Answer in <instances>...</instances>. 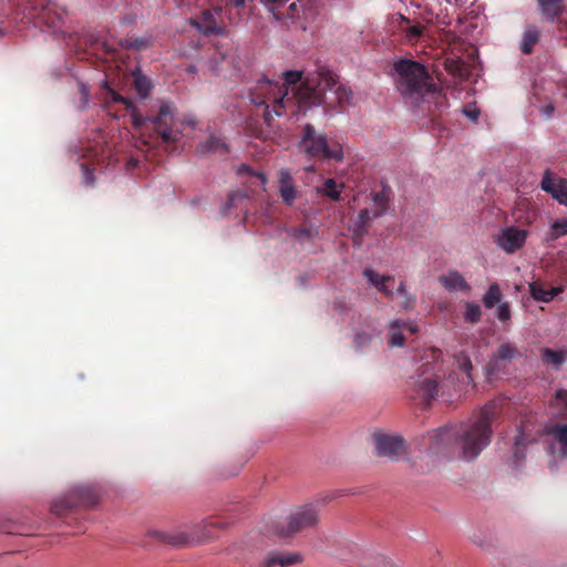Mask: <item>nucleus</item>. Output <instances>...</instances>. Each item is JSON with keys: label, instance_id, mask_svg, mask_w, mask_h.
I'll return each instance as SVG.
<instances>
[{"label": "nucleus", "instance_id": "obj_1", "mask_svg": "<svg viewBox=\"0 0 567 567\" xmlns=\"http://www.w3.org/2000/svg\"><path fill=\"white\" fill-rule=\"evenodd\" d=\"M505 399H494L466 422L434 430L429 435V449L436 454L451 456L457 452L460 458L475 460L491 443L492 424L502 414Z\"/></svg>", "mask_w": 567, "mask_h": 567}, {"label": "nucleus", "instance_id": "obj_2", "mask_svg": "<svg viewBox=\"0 0 567 567\" xmlns=\"http://www.w3.org/2000/svg\"><path fill=\"white\" fill-rule=\"evenodd\" d=\"M398 91L417 104L422 112L439 116L447 107L445 94L432 82L425 66L401 59L394 63Z\"/></svg>", "mask_w": 567, "mask_h": 567}, {"label": "nucleus", "instance_id": "obj_3", "mask_svg": "<svg viewBox=\"0 0 567 567\" xmlns=\"http://www.w3.org/2000/svg\"><path fill=\"white\" fill-rule=\"evenodd\" d=\"M295 97L300 104L343 107L350 104L352 91L338 81L337 74L326 68L309 72L299 87H292Z\"/></svg>", "mask_w": 567, "mask_h": 567}, {"label": "nucleus", "instance_id": "obj_4", "mask_svg": "<svg viewBox=\"0 0 567 567\" xmlns=\"http://www.w3.org/2000/svg\"><path fill=\"white\" fill-rule=\"evenodd\" d=\"M105 107L110 110L111 103H121L125 105V110L130 112L131 122L136 131L152 127L161 138L163 144H169L175 141L173 132V110L168 103H162L156 115H144L141 109L136 107L133 102L122 96L113 89L105 85L104 92Z\"/></svg>", "mask_w": 567, "mask_h": 567}, {"label": "nucleus", "instance_id": "obj_5", "mask_svg": "<svg viewBox=\"0 0 567 567\" xmlns=\"http://www.w3.org/2000/svg\"><path fill=\"white\" fill-rule=\"evenodd\" d=\"M284 83H274L262 79L250 90L249 96L251 103L258 106H265L264 120L268 126H271L274 115L280 116L286 104L291 102L289 86H295L302 80L301 71H286L282 73Z\"/></svg>", "mask_w": 567, "mask_h": 567}, {"label": "nucleus", "instance_id": "obj_6", "mask_svg": "<svg viewBox=\"0 0 567 567\" xmlns=\"http://www.w3.org/2000/svg\"><path fill=\"white\" fill-rule=\"evenodd\" d=\"M432 362H425L420 367L415 375L409 378L408 385L411 400L423 408H427L439 396V383L444 377L442 368V351L431 349L427 354Z\"/></svg>", "mask_w": 567, "mask_h": 567}, {"label": "nucleus", "instance_id": "obj_7", "mask_svg": "<svg viewBox=\"0 0 567 567\" xmlns=\"http://www.w3.org/2000/svg\"><path fill=\"white\" fill-rule=\"evenodd\" d=\"M218 522L207 520L196 525L190 533L183 530H152L150 536L175 547L195 546L216 537L215 529L224 528Z\"/></svg>", "mask_w": 567, "mask_h": 567}, {"label": "nucleus", "instance_id": "obj_8", "mask_svg": "<svg viewBox=\"0 0 567 567\" xmlns=\"http://www.w3.org/2000/svg\"><path fill=\"white\" fill-rule=\"evenodd\" d=\"M301 143L305 152L311 157L333 159L336 162H341L344 157L342 145L336 141L329 142L324 134H317L311 124L305 125Z\"/></svg>", "mask_w": 567, "mask_h": 567}, {"label": "nucleus", "instance_id": "obj_9", "mask_svg": "<svg viewBox=\"0 0 567 567\" xmlns=\"http://www.w3.org/2000/svg\"><path fill=\"white\" fill-rule=\"evenodd\" d=\"M97 502L99 495L96 491L92 487L83 486L54 501L51 506V512L58 516H63L78 506L92 508Z\"/></svg>", "mask_w": 567, "mask_h": 567}, {"label": "nucleus", "instance_id": "obj_10", "mask_svg": "<svg viewBox=\"0 0 567 567\" xmlns=\"http://www.w3.org/2000/svg\"><path fill=\"white\" fill-rule=\"evenodd\" d=\"M274 18L285 24L300 23L302 30H307L308 23L315 20L317 10L310 0H298L290 3L286 11L270 8Z\"/></svg>", "mask_w": 567, "mask_h": 567}, {"label": "nucleus", "instance_id": "obj_11", "mask_svg": "<svg viewBox=\"0 0 567 567\" xmlns=\"http://www.w3.org/2000/svg\"><path fill=\"white\" fill-rule=\"evenodd\" d=\"M318 523V509L315 505H306L297 508L288 517L286 528H282L279 535L281 537H291L297 533L312 527Z\"/></svg>", "mask_w": 567, "mask_h": 567}, {"label": "nucleus", "instance_id": "obj_12", "mask_svg": "<svg viewBox=\"0 0 567 567\" xmlns=\"http://www.w3.org/2000/svg\"><path fill=\"white\" fill-rule=\"evenodd\" d=\"M374 441L378 456L398 461L408 453L405 441L400 436L377 433L374 434Z\"/></svg>", "mask_w": 567, "mask_h": 567}, {"label": "nucleus", "instance_id": "obj_13", "mask_svg": "<svg viewBox=\"0 0 567 567\" xmlns=\"http://www.w3.org/2000/svg\"><path fill=\"white\" fill-rule=\"evenodd\" d=\"M523 357V352L512 342L502 343L491 357L487 363L489 374L504 371L508 363Z\"/></svg>", "mask_w": 567, "mask_h": 567}, {"label": "nucleus", "instance_id": "obj_14", "mask_svg": "<svg viewBox=\"0 0 567 567\" xmlns=\"http://www.w3.org/2000/svg\"><path fill=\"white\" fill-rule=\"evenodd\" d=\"M540 188L556 199L560 205L567 206V179L556 176L546 169L540 181Z\"/></svg>", "mask_w": 567, "mask_h": 567}, {"label": "nucleus", "instance_id": "obj_15", "mask_svg": "<svg viewBox=\"0 0 567 567\" xmlns=\"http://www.w3.org/2000/svg\"><path fill=\"white\" fill-rule=\"evenodd\" d=\"M528 231L511 226L502 230L497 238L498 246L507 254H514L519 250L526 241Z\"/></svg>", "mask_w": 567, "mask_h": 567}, {"label": "nucleus", "instance_id": "obj_16", "mask_svg": "<svg viewBox=\"0 0 567 567\" xmlns=\"http://www.w3.org/2000/svg\"><path fill=\"white\" fill-rule=\"evenodd\" d=\"M278 193L286 206H292L300 197V190L288 169L282 168L278 173Z\"/></svg>", "mask_w": 567, "mask_h": 567}, {"label": "nucleus", "instance_id": "obj_17", "mask_svg": "<svg viewBox=\"0 0 567 567\" xmlns=\"http://www.w3.org/2000/svg\"><path fill=\"white\" fill-rule=\"evenodd\" d=\"M190 25L205 35L221 34L223 29L216 21L215 13L210 10H204L196 18H192Z\"/></svg>", "mask_w": 567, "mask_h": 567}, {"label": "nucleus", "instance_id": "obj_18", "mask_svg": "<svg viewBox=\"0 0 567 567\" xmlns=\"http://www.w3.org/2000/svg\"><path fill=\"white\" fill-rule=\"evenodd\" d=\"M399 30L403 33L405 41L410 44L419 42L424 35L425 25L416 22L411 23V20L402 14L399 16Z\"/></svg>", "mask_w": 567, "mask_h": 567}, {"label": "nucleus", "instance_id": "obj_19", "mask_svg": "<svg viewBox=\"0 0 567 567\" xmlns=\"http://www.w3.org/2000/svg\"><path fill=\"white\" fill-rule=\"evenodd\" d=\"M537 6L543 18L548 22H554L565 11V0H537Z\"/></svg>", "mask_w": 567, "mask_h": 567}, {"label": "nucleus", "instance_id": "obj_20", "mask_svg": "<svg viewBox=\"0 0 567 567\" xmlns=\"http://www.w3.org/2000/svg\"><path fill=\"white\" fill-rule=\"evenodd\" d=\"M440 284L449 291H471V286L465 278L456 270L439 277Z\"/></svg>", "mask_w": 567, "mask_h": 567}, {"label": "nucleus", "instance_id": "obj_21", "mask_svg": "<svg viewBox=\"0 0 567 567\" xmlns=\"http://www.w3.org/2000/svg\"><path fill=\"white\" fill-rule=\"evenodd\" d=\"M302 561V556L298 553H275L270 554L262 563V567H289Z\"/></svg>", "mask_w": 567, "mask_h": 567}, {"label": "nucleus", "instance_id": "obj_22", "mask_svg": "<svg viewBox=\"0 0 567 567\" xmlns=\"http://www.w3.org/2000/svg\"><path fill=\"white\" fill-rule=\"evenodd\" d=\"M564 291L561 286L551 287L549 289L545 288L544 285L539 281H533L529 284V293L536 300L540 302H549L555 297L560 295Z\"/></svg>", "mask_w": 567, "mask_h": 567}, {"label": "nucleus", "instance_id": "obj_23", "mask_svg": "<svg viewBox=\"0 0 567 567\" xmlns=\"http://www.w3.org/2000/svg\"><path fill=\"white\" fill-rule=\"evenodd\" d=\"M196 153L199 155L207 154H219L226 155L228 153V148L225 142H223L219 137L210 135L205 141L198 143L196 147Z\"/></svg>", "mask_w": 567, "mask_h": 567}, {"label": "nucleus", "instance_id": "obj_24", "mask_svg": "<svg viewBox=\"0 0 567 567\" xmlns=\"http://www.w3.org/2000/svg\"><path fill=\"white\" fill-rule=\"evenodd\" d=\"M547 434L559 445V454L567 457V424H554L547 427Z\"/></svg>", "mask_w": 567, "mask_h": 567}, {"label": "nucleus", "instance_id": "obj_25", "mask_svg": "<svg viewBox=\"0 0 567 567\" xmlns=\"http://www.w3.org/2000/svg\"><path fill=\"white\" fill-rule=\"evenodd\" d=\"M540 32L536 25H528L522 38L520 51L524 54H530L534 51V47L539 42Z\"/></svg>", "mask_w": 567, "mask_h": 567}, {"label": "nucleus", "instance_id": "obj_26", "mask_svg": "<svg viewBox=\"0 0 567 567\" xmlns=\"http://www.w3.org/2000/svg\"><path fill=\"white\" fill-rule=\"evenodd\" d=\"M342 188V184H338L333 178H328L317 188V192L323 197H328L333 202H339Z\"/></svg>", "mask_w": 567, "mask_h": 567}, {"label": "nucleus", "instance_id": "obj_27", "mask_svg": "<svg viewBox=\"0 0 567 567\" xmlns=\"http://www.w3.org/2000/svg\"><path fill=\"white\" fill-rule=\"evenodd\" d=\"M542 360L544 363L559 369L560 365L567 361V350L556 351L550 348H545L542 351Z\"/></svg>", "mask_w": 567, "mask_h": 567}, {"label": "nucleus", "instance_id": "obj_28", "mask_svg": "<svg viewBox=\"0 0 567 567\" xmlns=\"http://www.w3.org/2000/svg\"><path fill=\"white\" fill-rule=\"evenodd\" d=\"M0 534L4 535H31L30 527L11 519H4L0 522Z\"/></svg>", "mask_w": 567, "mask_h": 567}, {"label": "nucleus", "instance_id": "obj_29", "mask_svg": "<svg viewBox=\"0 0 567 567\" xmlns=\"http://www.w3.org/2000/svg\"><path fill=\"white\" fill-rule=\"evenodd\" d=\"M389 194L390 188L388 186H383L381 192L372 193V200L377 206L373 210V217H380L386 212L390 199Z\"/></svg>", "mask_w": 567, "mask_h": 567}, {"label": "nucleus", "instance_id": "obj_30", "mask_svg": "<svg viewBox=\"0 0 567 567\" xmlns=\"http://www.w3.org/2000/svg\"><path fill=\"white\" fill-rule=\"evenodd\" d=\"M133 86L135 89V91L137 92V94L140 95V97L142 100H145L148 94L151 93V90L153 87V84H152V81L141 74V73H133Z\"/></svg>", "mask_w": 567, "mask_h": 567}, {"label": "nucleus", "instance_id": "obj_31", "mask_svg": "<svg viewBox=\"0 0 567 567\" xmlns=\"http://www.w3.org/2000/svg\"><path fill=\"white\" fill-rule=\"evenodd\" d=\"M567 235V218L556 219L546 234L545 241L550 244Z\"/></svg>", "mask_w": 567, "mask_h": 567}, {"label": "nucleus", "instance_id": "obj_32", "mask_svg": "<svg viewBox=\"0 0 567 567\" xmlns=\"http://www.w3.org/2000/svg\"><path fill=\"white\" fill-rule=\"evenodd\" d=\"M502 292L498 284L489 285L486 293L483 296V303L486 309H492L496 303H501Z\"/></svg>", "mask_w": 567, "mask_h": 567}, {"label": "nucleus", "instance_id": "obj_33", "mask_svg": "<svg viewBox=\"0 0 567 567\" xmlns=\"http://www.w3.org/2000/svg\"><path fill=\"white\" fill-rule=\"evenodd\" d=\"M465 310L463 313L464 320L471 324H475L481 320L482 309L475 302H465Z\"/></svg>", "mask_w": 567, "mask_h": 567}, {"label": "nucleus", "instance_id": "obj_34", "mask_svg": "<svg viewBox=\"0 0 567 567\" xmlns=\"http://www.w3.org/2000/svg\"><path fill=\"white\" fill-rule=\"evenodd\" d=\"M401 319L395 320L391 324L390 333H389V344L391 347H401L404 343V336L402 333Z\"/></svg>", "mask_w": 567, "mask_h": 567}, {"label": "nucleus", "instance_id": "obj_35", "mask_svg": "<svg viewBox=\"0 0 567 567\" xmlns=\"http://www.w3.org/2000/svg\"><path fill=\"white\" fill-rule=\"evenodd\" d=\"M120 45L124 49L143 50L150 45L147 38L126 37L120 41Z\"/></svg>", "mask_w": 567, "mask_h": 567}, {"label": "nucleus", "instance_id": "obj_36", "mask_svg": "<svg viewBox=\"0 0 567 567\" xmlns=\"http://www.w3.org/2000/svg\"><path fill=\"white\" fill-rule=\"evenodd\" d=\"M551 404L561 415L567 416V390L557 391Z\"/></svg>", "mask_w": 567, "mask_h": 567}, {"label": "nucleus", "instance_id": "obj_37", "mask_svg": "<svg viewBox=\"0 0 567 567\" xmlns=\"http://www.w3.org/2000/svg\"><path fill=\"white\" fill-rule=\"evenodd\" d=\"M396 292L402 297V300L401 302L399 303V306L403 309H410V308H413L414 303H415V298L414 297H411L408 291H406V287H405V284L403 281L400 282L398 289H396Z\"/></svg>", "mask_w": 567, "mask_h": 567}, {"label": "nucleus", "instance_id": "obj_38", "mask_svg": "<svg viewBox=\"0 0 567 567\" xmlns=\"http://www.w3.org/2000/svg\"><path fill=\"white\" fill-rule=\"evenodd\" d=\"M363 276L368 279V281L373 285L375 288L382 284L383 281H393L391 276H381L375 272L373 269H365L363 271Z\"/></svg>", "mask_w": 567, "mask_h": 567}, {"label": "nucleus", "instance_id": "obj_39", "mask_svg": "<svg viewBox=\"0 0 567 567\" xmlns=\"http://www.w3.org/2000/svg\"><path fill=\"white\" fill-rule=\"evenodd\" d=\"M369 227L370 226H368L365 224H361L358 221L353 223L352 230H353V240L355 244H360L363 236L368 233Z\"/></svg>", "mask_w": 567, "mask_h": 567}, {"label": "nucleus", "instance_id": "obj_40", "mask_svg": "<svg viewBox=\"0 0 567 567\" xmlns=\"http://www.w3.org/2000/svg\"><path fill=\"white\" fill-rule=\"evenodd\" d=\"M498 320L507 322L511 320V307L508 302H501L497 307L496 313Z\"/></svg>", "mask_w": 567, "mask_h": 567}, {"label": "nucleus", "instance_id": "obj_41", "mask_svg": "<svg viewBox=\"0 0 567 567\" xmlns=\"http://www.w3.org/2000/svg\"><path fill=\"white\" fill-rule=\"evenodd\" d=\"M374 218L375 217H373V212L369 210L368 208H363L360 210L355 221L370 226Z\"/></svg>", "mask_w": 567, "mask_h": 567}, {"label": "nucleus", "instance_id": "obj_42", "mask_svg": "<svg viewBox=\"0 0 567 567\" xmlns=\"http://www.w3.org/2000/svg\"><path fill=\"white\" fill-rule=\"evenodd\" d=\"M79 92L81 94V102L83 104V107L87 106L90 101V89L86 84L83 82H79Z\"/></svg>", "mask_w": 567, "mask_h": 567}, {"label": "nucleus", "instance_id": "obj_43", "mask_svg": "<svg viewBox=\"0 0 567 567\" xmlns=\"http://www.w3.org/2000/svg\"><path fill=\"white\" fill-rule=\"evenodd\" d=\"M463 113L473 122H476L480 117V110L476 106L467 105L463 109Z\"/></svg>", "mask_w": 567, "mask_h": 567}, {"label": "nucleus", "instance_id": "obj_44", "mask_svg": "<svg viewBox=\"0 0 567 567\" xmlns=\"http://www.w3.org/2000/svg\"><path fill=\"white\" fill-rule=\"evenodd\" d=\"M389 281H383L382 284H380L377 289L388 299H392L393 298V290H391L389 287H388V284Z\"/></svg>", "mask_w": 567, "mask_h": 567}, {"label": "nucleus", "instance_id": "obj_45", "mask_svg": "<svg viewBox=\"0 0 567 567\" xmlns=\"http://www.w3.org/2000/svg\"><path fill=\"white\" fill-rule=\"evenodd\" d=\"M293 236L296 238H311L312 231L309 228H298L293 230Z\"/></svg>", "mask_w": 567, "mask_h": 567}, {"label": "nucleus", "instance_id": "obj_46", "mask_svg": "<svg viewBox=\"0 0 567 567\" xmlns=\"http://www.w3.org/2000/svg\"><path fill=\"white\" fill-rule=\"evenodd\" d=\"M460 369L470 375V372L473 369V364L470 358L465 357L460 361Z\"/></svg>", "mask_w": 567, "mask_h": 567}, {"label": "nucleus", "instance_id": "obj_47", "mask_svg": "<svg viewBox=\"0 0 567 567\" xmlns=\"http://www.w3.org/2000/svg\"><path fill=\"white\" fill-rule=\"evenodd\" d=\"M401 327L403 330H408L410 333L414 334L419 331L417 324L411 321L401 320Z\"/></svg>", "mask_w": 567, "mask_h": 567}, {"label": "nucleus", "instance_id": "obj_48", "mask_svg": "<svg viewBox=\"0 0 567 567\" xmlns=\"http://www.w3.org/2000/svg\"><path fill=\"white\" fill-rule=\"evenodd\" d=\"M554 110H555V106L554 104L549 103L547 105H545L543 109H542V113L545 117H550L551 114L554 113Z\"/></svg>", "mask_w": 567, "mask_h": 567}, {"label": "nucleus", "instance_id": "obj_49", "mask_svg": "<svg viewBox=\"0 0 567 567\" xmlns=\"http://www.w3.org/2000/svg\"><path fill=\"white\" fill-rule=\"evenodd\" d=\"M83 169H84V173H85V177H86V181L91 184L93 183V174L92 172L89 169L87 166L85 165H82Z\"/></svg>", "mask_w": 567, "mask_h": 567}, {"label": "nucleus", "instance_id": "obj_50", "mask_svg": "<svg viewBox=\"0 0 567 567\" xmlns=\"http://www.w3.org/2000/svg\"><path fill=\"white\" fill-rule=\"evenodd\" d=\"M267 3L271 4V8H278L284 4L287 0H266Z\"/></svg>", "mask_w": 567, "mask_h": 567}, {"label": "nucleus", "instance_id": "obj_51", "mask_svg": "<svg viewBox=\"0 0 567 567\" xmlns=\"http://www.w3.org/2000/svg\"><path fill=\"white\" fill-rule=\"evenodd\" d=\"M236 8H241L245 6L246 0H228Z\"/></svg>", "mask_w": 567, "mask_h": 567}, {"label": "nucleus", "instance_id": "obj_52", "mask_svg": "<svg viewBox=\"0 0 567 567\" xmlns=\"http://www.w3.org/2000/svg\"><path fill=\"white\" fill-rule=\"evenodd\" d=\"M563 95L567 99V79L561 82Z\"/></svg>", "mask_w": 567, "mask_h": 567}, {"label": "nucleus", "instance_id": "obj_53", "mask_svg": "<svg viewBox=\"0 0 567 567\" xmlns=\"http://www.w3.org/2000/svg\"><path fill=\"white\" fill-rule=\"evenodd\" d=\"M52 27L53 28H59L58 23L55 21H52Z\"/></svg>", "mask_w": 567, "mask_h": 567}]
</instances>
